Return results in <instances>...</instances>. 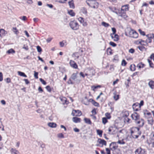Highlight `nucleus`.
Returning a JSON list of instances; mask_svg holds the SVG:
<instances>
[{
  "label": "nucleus",
  "mask_w": 154,
  "mask_h": 154,
  "mask_svg": "<svg viewBox=\"0 0 154 154\" xmlns=\"http://www.w3.org/2000/svg\"><path fill=\"white\" fill-rule=\"evenodd\" d=\"M126 36L134 38H137L138 37V34L133 30L130 29L125 33Z\"/></svg>",
  "instance_id": "1"
},
{
  "label": "nucleus",
  "mask_w": 154,
  "mask_h": 154,
  "mask_svg": "<svg viewBox=\"0 0 154 154\" xmlns=\"http://www.w3.org/2000/svg\"><path fill=\"white\" fill-rule=\"evenodd\" d=\"M131 131L132 136L134 138H137L141 134L139 128L135 127L131 128Z\"/></svg>",
  "instance_id": "2"
},
{
  "label": "nucleus",
  "mask_w": 154,
  "mask_h": 154,
  "mask_svg": "<svg viewBox=\"0 0 154 154\" xmlns=\"http://www.w3.org/2000/svg\"><path fill=\"white\" fill-rule=\"evenodd\" d=\"M128 10V5H126L122 6L121 8V10L119 13V15L124 18H125L127 17L125 12Z\"/></svg>",
  "instance_id": "3"
},
{
  "label": "nucleus",
  "mask_w": 154,
  "mask_h": 154,
  "mask_svg": "<svg viewBox=\"0 0 154 154\" xmlns=\"http://www.w3.org/2000/svg\"><path fill=\"white\" fill-rule=\"evenodd\" d=\"M87 4L91 8H97L98 3L96 0H87Z\"/></svg>",
  "instance_id": "4"
},
{
  "label": "nucleus",
  "mask_w": 154,
  "mask_h": 154,
  "mask_svg": "<svg viewBox=\"0 0 154 154\" xmlns=\"http://www.w3.org/2000/svg\"><path fill=\"white\" fill-rule=\"evenodd\" d=\"M70 27L73 30H75L79 28V25L78 23L75 21H71L69 24Z\"/></svg>",
  "instance_id": "5"
},
{
  "label": "nucleus",
  "mask_w": 154,
  "mask_h": 154,
  "mask_svg": "<svg viewBox=\"0 0 154 154\" xmlns=\"http://www.w3.org/2000/svg\"><path fill=\"white\" fill-rule=\"evenodd\" d=\"M97 142L99 143V144L97 145V146L103 147V146H106V142L103 139H98L97 140Z\"/></svg>",
  "instance_id": "6"
},
{
  "label": "nucleus",
  "mask_w": 154,
  "mask_h": 154,
  "mask_svg": "<svg viewBox=\"0 0 154 154\" xmlns=\"http://www.w3.org/2000/svg\"><path fill=\"white\" fill-rule=\"evenodd\" d=\"M110 148L112 151H114L118 147V146L116 143L113 142L111 143L109 145Z\"/></svg>",
  "instance_id": "7"
},
{
  "label": "nucleus",
  "mask_w": 154,
  "mask_h": 154,
  "mask_svg": "<svg viewBox=\"0 0 154 154\" xmlns=\"http://www.w3.org/2000/svg\"><path fill=\"white\" fill-rule=\"evenodd\" d=\"M131 117L132 119L135 121V122L139 119V115L136 112L133 113L131 115Z\"/></svg>",
  "instance_id": "8"
},
{
  "label": "nucleus",
  "mask_w": 154,
  "mask_h": 154,
  "mask_svg": "<svg viewBox=\"0 0 154 154\" xmlns=\"http://www.w3.org/2000/svg\"><path fill=\"white\" fill-rule=\"evenodd\" d=\"M135 122L137 125L139 127H142L144 124V122L143 120L142 119H140L136 121Z\"/></svg>",
  "instance_id": "9"
},
{
  "label": "nucleus",
  "mask_w": 154,
  "mask_h": 154,
  "mask_svg": "<svg viewBox=\"0 0 154 154\" xmlns=\"http://www.w3.org/2000/svg\"><path fill=\"white\" fill-rule=\"evenodd\" d=\"M135 154H146L144 149H143L140 148H137L135 151Z\"/></svg>",
  "instance_id": "10"
},
{
  "label": "nucleus",
  "mask_w": 154,
  "mask_h": 154,
  "mask_svg": "<svg viewBox=\"0 0 154 154\" xmlns=\"http://www.w3.org/2000/svg\"><path fill=\"white\" fill-rule=\"evenodd\" d=\"M72 114L73 116H79L81 115L82 113L79 110H74L72 111Z\"/></svg>",
  "instance_id": "11"
},
{
  "label": "nucleus",
  "mask_w": 154,
  "mask_h": 154,
  "mask_svg": "<svg viewBox=\"0 0 154 154\" xmlns=\"http://www.w3.org/2000/svg\"><path fill=\"white\" fill-rule=\"evenodd\" d=\"M147 38V42L149 43H151L152 42V39L154 38V34H149L146 35Z\"/></svg>",
  "instance_id": "12"
},
{
  "label": "nucleus",
  "mask_w": 154,
  "mask_h": 154,
  "mask_svg": "<svg viewBox=\"0 0 154 154\" xmlns=\"http://www.w3.org/2000/svg\"><path fill=\"white\" fill-rule=\"evenodd\" d=\"M110 35L112 39L114 41H117L119 40V37L118 35L116 34H111Z\"/></svg>",
  "instance_id": "13"
},
{
  "label": "nucleus",
  "mask_w": 154,
  "mask_h": 154,
  "mask_svg": "<svg viewBox=\"0 0 154 154\" xmlns=\"http://www.w3.org/2000/svg\"><path fill=\"white\" fill-rule=\"evenodd\" d=\"M70 66L73 68L75 69H78V66L76 63L73 60H70L69 62Z\"/></svg>",
  "instance_id": "14"
},
{
  "label": "nucleus",
  "mask_w": 154,
  "mask_h": 154,
  "mask_svg": "<svg viewBox=\"0 0 154 154\" xmlns=\"http://www.w3.org/2000/svg\"><path fill=\"white\" fill-rule=\"evenodd\" d=\"M60 99L63 104H67L68 103V101H67L66 98L64 97H61Z\"/></svg>",
  "instance_id": "15"
},
{
  "label": "nucleus",
  "mask_w": 154,
  "mask_h": 154,
  "mask_svg": "<svg viewBox=\"0 0 154 154\" xmlns=\"http://www.w3.org/2000/svg\"><path fill=\"white\" fill-rule=\"evenodd\" d=\"M143 113L145 117L146 118H148L149 117H151V113L146 110L144 111Z\"/></svg>",
  "instance_id": "16"
},
{
  "label": "nucleus",
  "mask_w": 154,
  "mask_h": 154,
  "mask_svg": "<svg viewBox=\"0 0 154 154\" xmlns=\"http://www.w3.org/2000/svg\"><path fill=\"white\" fill-rule=\"evenodd\" d=\"M6 32L3 29H0V37H2L6 34Z\"/></svg>",
  "instance_id": "17"
},
{
  "label": "nucleus",
  "mask_w": 154,
  "mask_h": 154,
  "mask_svg": "<svg viewBox=\"0 0 154 154\" xmlns=\"http://www.w3.org/2000/svg\"><path fill=\"white\" fill-rule=\"evenodd\" d=\"M147 119L148 123L151 125H153V122L152 118L151 117H149Z\"/></svg>",
  "instance_id": "18"
},
{
  "label": "nucleus",
  "mask_w": 154,
  "mask_h": 154,
  "mask_svg": "<svg viewBox=\"0 0 154 154\" xmlns=\"http://www.w3.org/2000/svg\"><path fill=\"white\" fill-rule=\"evenodd\" d=\"M48 125L49 126L52 128H55L57 126L56 124L53 122H50L48 124Z\"/></svg>",
  "instance_id": "19"
},
{
  "label": "nucleus",
  "mask_w": 154,
  "mask_h": 154,
  "mask_svg": "<svg viewBox=\"0 0 154 154\" xmlns=\"http://www.w3.org/2000/svg\"><path fill=\"white\" fill-rule=\"evenodd\" d=\"M117 143L120 145H124L125 143L123 139H120L119 138H118V140L117 141Z\"/></svg>",
  "instance_id": "20"
},
{
  "label": "nucleus",
  "mask_w": 154,
  "mask_h": 154,
  "mask_svg": "<svg viewBox=\"0 0 154 154\" xmlns=\"http://www.w3.org/2000/svg\"><path fill=\"white\" fill-rule=\"evenodd\" d=\"M149 85L152 89L154 88V82L152 81H150L149 83Z\"/></svg>",
  "instance_id": "21"
},
{
  "label": "nucleus",
  "mask_w": 154,
  "mask_h": 154,
  "mask_svg": "<svg viewBox=\"0 0 154 154\" xmlns=\"http://www.w3.org/2000/svg\"><path fill=\"white\" fill-rule=\"evenodd\" d=\"M72 120L73 122L76 123L79 122L80 120L79 118L77 117L73 118Z\"/></svg>",
  "instance_id": "22"
},
{
  "label": "nucleus",
  "mask_w": 154,
  "mask_h": 154,
  "mask_svg": "<svg viewBox=\"0 0 154 154\" xmlns=\"http://www.w3.org/2000/svg\"><path fill=\"white\" fill-rule=\"evenodd\" d=\"M147 40H146V41L145 42L144 41L142 40V39H139V41H138V43L139 44H140L141 45H144L143 44H142V43H145L146 45H147Z\"/></svg>",
  "instance_id": "23"
},
{
  "label": "nucleus",
  "mask_w": 154,
  "mask_h": 154,
  "mask_svg": "<svg viewBox=\"0 0 154 154\" xmlns=\"http://www.w3.org/2000/svg\"><path fill=\"white\" fill-rule=\"evenodd\" d=\"M7 53L8 54H14L15 53V51L13 49L11 48L8 50L7 51Z\"/></svg>",
  "instance_id": "24"
},
{
  "label": "nucleus",
  "mask_w": 154,
  "mask_h": 154,
  "mask_svg": "<svg viewBox=\"0 0 154 154\" xmlns=\"http://www.w3.org/2000/svg\"><path fill=\"white\" fill-rule=\"evenodd\" d=\"M18 74L21 76H23L25 77H27L26 75L25 74V73L23 72L19 71L18 72Z\"/></svg>",
  "instance_id": "25"
},
{
  "label": "nucleus",
  "mask_w": 154,
  "mask_h": 154,
  "mask_svg": "<svg viewBox=\"0 0 154 154\" xmlns=\"http://www.w3.org/2000/svg\"><path fill=\"white\" fill-rule=\"evenodd\" d=\"M68 13L69 15L72 16H74L75 15V13L72 10L68 11Z\"/></svg>",
  "instance_id": "26"
},
{
  "label": "nucleus",
  "mask_w": 154,
  "mask_h": 154,
  "mask_svg": "<svg viewBox=\"0 0 154 154\" xmlns=\"http://www.w3.org/2000/svg\"><path fill=\"white\" fill-rule=\"evenodd\" d=\"M107 53L108 55H110L112 54V50L110 48H108L107 49Z\"/></svg>",
  "instance_id": "27"
},
{
  "label": "nucleus",
  "mask_w": 154,
  "mask_h": 154,
  "mask_svg": "<svg viewBox=\"0 0 154 154\" xmlns=\"http://www.w3.org/2000/svg\"><path fill=\"white\" fill-rule=\"evenodd\" d=\"M144 64L141 63H138L137 66L139 69H140L141 68H143L144 67Z\"/></svg>",
  "instance_id": "28"
},
{
  "label": "nucleus",
  "mask_w": 154,
  "mask_h": 154,
  "mask_svg": "<svg viewBox=\"0 0 154 154\" xmlns=\"http://www.w3.org/2000/svg\"><path fill=\"white\" fill-rule=\"evenodd\" d=\"M69 7L70 8H74V3L73 2V0L70 2V3H69Z\"/></svg>",
  "instance_id": "29"
},
{
  "label": "nucleus",
  "mask_w": 154,
  "mask_h": 154,
  "mask_svg": "<svg viewBox=\"0 0 154 154\" xmlns=\"http://www.w3.org/2000/svg\"><path fill=\"white\" fill-rule=\"evenodd\" d=\"M114 96H113V98L115 100H117L119 98V95L116 94V93L114 94Z\"/></svg>",
  "instance_id": "30"
},
{
  "label": "nucleus",
  "mask_w": 154,
  "mask_h": 154,
  "mask_svg": "<svg viewBox=\"0 0 154 154\" xmlns=\"http://www.w3.org/2000/svg\"><path fill=\"white\" fill-rule=\"evenodd\" d=\"M84 120L86 123L91 125V122L90 120L87 118H85Z\"/></svg>",
  "instance_id": "31"
},
{
  "label": "nucleus",
  "mask_w": 154,
  "mask_h": 154,
  "mask_svg": "<svg viewBox=\"0 0 154 154\" xmlns=\"http://www.w3.org/2000/svg\"><path fill=\"white\" fill-rule=\"evenodd\" d=\"M97 132L98 134L100 137H102V131L99 130H97Z\"/></svg>",
  "instance_id": "32"
},
{
  "label": "nucleus",
  "mask_w": 154,
  "mask_h": 154,
  "mask_svg": "<svg viewBox=\"0 0 154 154\" xmlns=\"http://www.w3.org/2000/svg\"><path fill=\"white\" fill-rule=\"evenodd\" d=\"M105 116L106 117L107 119H109L111 118V116H110V114L108 112L106 113L105 114Z\"/></svg>",
  "instance_id": "33"
},
{
  "label": "nucleus",
  "mask_w": 154,
  "mask_h": 154,
  "mask_svg": "<svg viewBox=\"0 0 154 154\" xmlns=\"http://www.w3.org/2000/svg\"><path fill=\"white\" fill-rule=\"evenodd\" d=\"M78 21L81 23L83 24L84 20L83 18L81 17H79L78 18Z\"/></svg>",
  "instance_id": "34"
},
{
  "label": "nucleus",
  "mask_w": 154,
  "mask_h": 154,
  "mask_svg": "<svg viewBox=\"0 0 154 154\" xmlns=\"http://www.w3.org/2000/svg\"><path fill=\"white\" fill-rule=\"evenodd\" d=\"M100 87V85H97L96 86H92L91 87V88L94 91H95V89L97 88Z\"/></svg>",
  "instance_id": "35"
},
{
  "label": "nucleus",
  "mask_w": 154,
  "mask_h": 154,
  "mask_svg": "<svg viewBox=\"0 0 154 154\" xmlns=\"http://www.w3.org/2000/svg\"><path fill=\"white\" fill-rule=\"evenodd\" d=\"M82 103L85 104L86 105L88 104V100L86 98H84V99H83L82 100Z\"/></svg>",
  "instance_id": "36"
},
{
  "label": "nucleus",
  "mask_w": 154,
  "mask_h": 154,
  "mask_svg": "<svg viewBox=\"0 0 154 154\" xmlns=\"http://www.w3.org/2000/svg\"><path fill=\"white\" fill-rule=\"evenodd\" d=\"M139 33H140V34L143 35V36H144L145 35V32H144V31H142L141 29H139L138 30Z\"/></svg>",
  "instance_id": "37"
},
{
  "label": "nucleus",
  "mask_w": 154,
  "mask_h": 154,
  "mask_svg": "<svg viewBox=\"0 0 154 154\" xmlns=\"http://www.w3.org/2000/svg\"><path fill=\"white\" fill-rule=\"evenodd\" d=\"M102 122L103 124H105L107 122V119L105 118H103L102 119Z\"/></svg>",
  "instance_id": "38"
},
{
  "label": "nucleus",
  "mask_w": 154,
  "mask_h": 154,
  "mask_svg": "<svg viewBox=\"0 0 154 154\" xmlns=\"http://www.w3.org/2000/svg\"><path fill=\"white\" fill-rule=\"evenodd\" d=\"M92 104L95 106H99V104L98 103H97V102H95L94 100H92Z\"/></svg>",
  "instance_id": "39"
},
{
  "label": "nucleus",
  "mask_w": 154,
  "mask_h": 154,
  "mask_svg": "<svg viewBox=\"0 0 154 154\" xmlns=\"http://www.w3.org/2000/svg\"><path fill=\"white\" fill-rule=\"evenodd\" d=\"M116 130L115 128L112 127H110L109 128L108 131L111 134V131H115Z\"/></svg>",
  "instance_id": "40"
},
{
  "label": "nucleus",
  "mask_w": 154,
  "mask_h": 154,
  "mask_svg": "<svg viewBox=\"0 0 154 154\" xmlns=\"http://www.w3.org/2000/svg\"><path fill=\"white\" fill-rule=\"evenodd\" d=\"M13 32L16 34H17L18 33V31L16 27H14L13 28Z\"/></svg>",
  "instance_id": "41"
},
{
  "label": "nucleus",
  "mask_w": 154,
  "mask_h": 154,
  "mask_svg": "<svg viewBox=\"0 0 154 154\" xmlns=\"http://www.w3.org/2000/svg\"><path fill=\"white\" fill-rule=\"evenodd\" d=\"M37 49V51L39 53L41 52L42 51V49L39 46H37L36 47Z\"/></svg>",
  "instance_id": "42"
},
{
  "label": "nucleus",
  "mask_w": 154,
  "mask_h": 154,
  "mask_svg": "<svg viewBox=\"0 0 154 154\" xmlns=\"http://www.w3.org/2000/svg\"><path fill=\"white\" fill-rule=\"evenodd\" d=\"M46 88L47 91L49 92H51V88L49 86H47L46 87Z\"/></svg>",
  "instance_id": "43"
},
{
  "label": "nucleus",
  "mask_w": 154,
  "mask_h": 154,
  "mask_svg": "<svg viewBox=\"0 0 154 154\" xmlns=\"http://www.w3.org/2000/svg\"><path fill=\"white\" fill-rule=\"evenodd\" d=\"M126 64V62L124 60H122L121 63V65L122 66H125Z\"/></svg>",
  "instance_id": "44"
},
{
  "label": "nucleus",
  "mask_w": 154,
  "mask_h": 154,
  "mask_svg": "<svg viewBox=\"0 0 154 154\" xmlns=\"http://www.w3.org/2000/svg\"><path fill=\"white\" fill-rule=\"evenodd\" d=\"M34 76L36 79H38V72L34 71Z\"/></svg>",
  "instance_id": "45"
},
{
  "label": "nucleus",
  "mask_w": 154,
  "mask_h": 154,
  "mask_svg": "<svg viewBox=\"0 0 154 154\" xmlns=\"http://www.w3.org/2000/svg\"><path fill=\"white\" fill-rule=\"evenodd\" d=\"M77 78L76 74H72V79L74 80H75Z\"/></svg>",
  "instance_id": "46"
},
{
  "label": "nucleus",
  "mask_w": 154,
  "mask_h": 154,
  "mask_svg": "<svg viewBox=\"0 0 154 154\" xmlns=\"http://www.w3.org/2000/svg\"><path fill=\"white\" fill-rule=\"evenodd\" d=\"M109 44L111 46L113 47H115L116 45L115 43L112 42H110Z\"/></svg>",
  "instance_id": "47"
},
{
  "label": "nucleus",
  "mask_w": 154,
  "mask_h": 154,
  "mask_svg": "<svg viewBox=\"0 0 154 154\" xmlns=\"http://www.w3.org/2000/svg\"><path fill=\"white\" fill-rule=\"evenodd\" d=\"M39 80L41 82H42V83L44 85H45L46 84V82L44 81L43 79H42L40 78L39 79Z\"/></svg>",
  "instance_id": "48"
},
{
  "label": "nucleus",
  "mask_w": 154,
  "mask_h": 154,
  "mask_svg": "<svg viewBox=\"0 0 154 154\" xmlns=\"http://www.w3.org/2000/svg\"><path fill=\"white\" fill-rule=\"evenodd\" d=\"M102 25L105 27H107L108 26L109 24L108 23H106L104 22H102Z\"/></svg>",
  "instance_id": "49"
},
{
  "label": "nucleus",
  "mask_w": 154,
  "mask_h": 154,
  "mask_svg": "<svg viewBox=\"0 0 154 154\" xmlns=\"http://www.w3.org/2000/svg\"><path fill=\"white\" fill-rule=\"evenodd\" d=\"M129 53L133 54L134 52V50L133 48H131L129 50Z\"/></svg>",
  "instance_id": "50"
},
{
  "label": "nucleus",
  "mask_w": 154,
  "mask_h": 154,
  "mask_svg": "<svg viewBox=\"0 0 154 154\" xmlns=\"http://www.w3.org/2000/svg\"><path fill=\"white\" fill-rule=\"evenodd\" d=\"M106 150L107 154H110V150L108 148H106Z\"/></svg>",
  "instance_id": "51"
},
{
  "label": "nucleus",
  "mask_w": 154,
  "mask_h": 154,
  "mask_svg": "<svg viewBox=\"0 0 154 154\" xmlns=\"http://www.w3.org/2000/svg\"><path fill=\"white\" fill-rule=\"evenodd\" d=\"M112 31L113 32V33H112V34H116V29L115 28H112Z\"/></svg>",
  "instance_id": "52"
},
{
  "label": "nucleus",
  "mask_w": 154,
  "mask_h": 154,
  "mask_svg": "<svg viewBox=\"0 0 154 154\" xmlns=\"http://www.w3.org/2000/svg\"><path fill=\"white\" fill-rule=\"evenodd\" d=\"M138 48L140 50L143 51L144 49V47H138Z\"/></svg>",
  "instance_id": "53"
},
{
  "label": "nucleus",
  "mask_w": 154,
  "mask_h": 154,
  "mask_svg": "<svg viewBox=\"0 0 154 154\" xmlns=\"http://www.w3.org/2000/svg\"><path fill=\"white\" fill-rule=\"evenodd\" d=\"M3 80L2 75L1 72H0V81H2Z\"/></svg>",
  "instance_id": "54"
},
{
  "label": "nucleus",
  "mask_w": 154,
  "mask_h": 154,
  "mask_svg": "<svg viewBox=\"0 0 154 154\" xmlns=\"http://www.w3.org/2000/svg\"><path fill=\"white\" fill-rule=\"evenodd\" d=\"M58 137L60 138H63L64 137L62 133L59 134L58 135Z\"/></svg>",
  "instance_id": "55"
},
{
  "label": "nucleus",
  "mask_w": 154,
  "mask_h": 154,
  "mask_svg": "<svg viewBox=\"0 0 154 154\" xmlns=\"http://www.w3.org/2000/svg\"><path fill=\"white\" fill-rule=\"evenodd\" d=\"M143 100L140 101V103L139 104V106L140 107L143 105Z\"/></svg>",
  "instance_id": "56"
},
{
  "label": "nucleus",
  "mask_w": 154,
  "mask_h": 154,
  "mask_svg": "<svg viewBox=\"0 0 154 154\" xmlns=\"http://www.w3.org/2000/svg\"><path fill=\"white\" fill-rule=\"evenodd\" d=\"M24 81L25 82V83L26 84H28L29 83V82L28 81V80L26 79H24Z\"/></svg>",
  "instance_id": "57"
},
{
  "label": "nucleus",
  "mask_w": 154,
  "mask_h": 154,
  "mask_svg": "<svg viewBox=\"0 0 154 154\" xmlns=\"http://www.w3.org/2000/svg\"><path fill=\"white\" fill-rule=\"evenodd\" d=\"M60 46L62 47H63L64 45V43L63 42H61L60 43Z\"/></svg>",
  "instance_id": "58"
},
{
  "label": "nucleus",
  "mask_w": 154,
  "mask_h": 154,
  "mask_svg": "<svg viewBox=\"0 0 154 154\" xmlns=\"http://www.w3.org/2000/svg\"><path fill=\"white\" fill-rule=\"evenodd\" d=\"M21 20H23L25 21L26 20V17L25 16H23L22 17Z\"/></svg>",
  "instance_id": "59"
},
{
  "label": "nucleus",
  "mask_w": 154,
  "mask_h": 154,
  "mask_svg": "<svg viewBox=\"0 0 154 154\" xmlns=\"http://www.w3.org/2000/svg\"><path fill=\"white\" fill-rule=\"evenodd\" d=\"M74 130L75 132H78L79 131V129L77 128H75L74 129Z\"/></svg>",
  "instance_id": "60"
},
{
  "label": "nucleus",
  "mask_w": 154,
  "mask_h": 154,
  "mask_svg": "<svg viewBox=\"0 0 154 154\" xmlns=\"http://www.w3.org/2000/svg\"><path fill=\"white\" fill-rule=\"evenodd\" d=\"M38 91H40V92H42L43 91V90L42 89V88H41V87H39L38 88Z\"/></svg>",
  "instance_id": "61"
},
{
  "label": "nucleus",
  "mask_w": 154,
  "mask_h": 154,
  "mask_svg": "<svg viewBox=\"0 0 154 154\" xmlns=\"http://www.w3.org/2000/svg\"><path fill=\"white\" fill-rule=\"evenodd\" d=\"M92 112L94 114H95L96 113V110L94 109H93L92 110Z\"/></svg>",
  "instance_id": "62"
},
{
  "label": "nucleus",
  "mask_w": 154,
  "mask_h": 154,
  "mask_svg": "<svg viewBox=\"0 0 154 154\" xmlns=\"http://www.w3.org/2000/svg\"><path fill=\"white\" fill-rule=\"evenodd\" d=\"M1 103L3 105H5V101L3 100H1Z\"/></svg>",
  "instance_id": "63"
},
{
  "label": "nucleus",
  "mask_w": 154,
  "mask_h": 154,
  "mask_svg": "<svg viewBox=\"0 0 154 154\" xmlns=\"http://www.w3.org/2000/svg\"><path fill=\"white\" fill-rule=\"evenodd\" d=\"M80 74L82 77L84 78L85 77L84 75L82 72H80Z\"/></svg>",
  "instance_id": "64"
}]
</instances>
